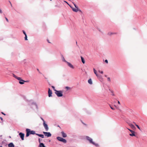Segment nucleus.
I'll return each mask as SVG.
<instances>
[{
	"label": "nucleus",
	"mask_w": 147,
	"mask_h": 147,
	"mask_svg": "<svg viewBox=\"0 0 147 147\" xmlns=\"http://www.w3.org/2000/svg\"><path fill=\"white\" fill-rule=\"evenodd\" d=\"M26 137H28L30 134H35V131H31L29 129H26Z\"/></svg>",
	"instance_id": "obj_1"
},
{
	"label": "nucleus",
	"mask_w": 147,
	"mask_h": 147,
	"mask_svg": "<svg viewBox=\"0 0 147 147\" xmlns=\"http://www.w3.org/2000/svg\"><path fill=\"white\" fill-rule=\"evenodd\" d=\"M86 139L89 141V142L92 144H93L95 145L96 146H98V144H96L94 142H93L92 141V139H91L88 136H86Z\"/></svg>",
	"instance_id": "obj_2"
},
{
	"label": "nucleus",
	"mask_w": 147,
	"mask_h": 147,
	"mask_svg": "<svg viewBox=\"0 0 147 147\" xmlns=\"http://www.w3.org/2000/svg\"><path fill=\"white\" fill-rule=\"evenodd\" d=\"M56 94L58 97H61L63 95V92L61 90L57 91L56 90Z\"/></svg>",
	"instance_id": "obj_3"
},
{
	"label": "nucleus",
	"mask_w": 147,
	"mask_h": 147,
	"mask_svg": "<svg viewBox=\"0 0 147 147\" xmlns=\"http://www.w3.org/2000/svg\"><path fill=\"white\" fill-rule=\"evenodd\" d=\"M57 139L59 141L62 142L64 143H66V140L61 137H57Z\"/></svg>",
	"instance_id": "obj_4"
},
{
	"label": "nucleus",
	"mask_w": 147,
	"mask_h": 147,
	"mask_svg": "<svg viewBox=\"0 0 147 147\" xmlns=\"http://www.w3.org/2000/svg\"><path fill=\"white\" fill-rule=\"evenodd\" d=\"M65 2L72 9L73 11L76 12H77L78 11H81L80 10L78 9V7L76 8H72L71 7V6L69 5V4L68 3H67V2L65 1Z\"/></svg>",
	"instance_id": "obj_5"
},
{
	"label": "nucleus",
	"mask_w": 147,
	"mask_h": 147,
	"mask_svg": "<svg viewBox=\"0 0 147 147\" xmlns=\"http://www.w3.org/2000/svg\"><path fill=\"white\" fill-rule=\"evenodd\" d=\"M43 125L46 131H47L49 130L48 125L46 123L45 121H44L43 123Z\"/></svg>",
	"instance_id": "obj_6"
},
{
	"label": "nucleus",
	"mask_w": 147,
	"mask_h": 147,
	"mask_svg": "<svg viewBox=\"0 0 147 147\" xmlns=\"http://www.w3.org/2000/svg\"><path fill=\"white\" fill-rule=\"evenodd\" d=\"M43 133L45 134V136L49 137L51 136V135L50 132H43Z\"/></svg>",
	"instance_id": "obj_7"
},
{
	"label": "nucleus",
	"mask_w": 147,
	"mask_h": 147,
	"mask_svg": "<svg viewBox=\"0 0 147 147\" xmlns=\"http://www.w3.org/2000/svg\"><path fill=\"white\" fill-rule=\"evenodd\" d=\"M19 136H20V138H21L22 140H24V134L23 133H22L20 132L19 134Z\"/></svg>",
	"instance_id": "obj_8"
},
{
	"label": "nucleus",
	"mask_w": 147,
	"mask_h": 147,
	"mask_svg": "<svg viewBox=\"0 0 147 147\" xmlns=\"http://www.w3.org/2000/svg\"><path fill=\"white\" fill-rule=\"evenodd\" d=\"M127 129L131 133V134H130L129 135L131 136H135V132L133 130L129 129L128 128Z\"/></svg>",
	"instance_id": "obj_9"
},
{
	"label": "nucleus",
	"mask_w": 147,
	"mask_h": 147,
	"mask_svg": "<svg viewBox=\"0 0 147 147\" xmlns=\"http://www.w3.org/2000/svg\"><path fill=\"white\" fill-rule=\"evenodd\" d=\"M48 94V96L49 97H50L52 96V92L51 90L49 88Z\"/></svg>",
	"instance_id": "obj_10"
},
{
	"label": "nucleus",
	"mask_w": 147,
	"mask_h": 147,
	"mask_svg": "<svg viewBox=\"0 0 147 147\" xmlns=\"http://www.w3.org/2000/svg\"><path fill=\"white\" fill-rule=\"evenodd\" d=\"M93 71L94 73L95 74L96 76L98 77L99 78L100 77V76L97 73L96 71L95 70V69L94 68L93 69Z\"/></svg>",
	"instance_id": "obj_11"
},
{
	"label": "nucleus",
	"mask_w": 147,
	"mask_h": 147,
	"mask_svg": "<svg viewBox=\"0 0 147 147\" xmlns=\"http://www.w3.org/2000/svg\"><path fill=\"white\" fill-rule=\"evenodd\" d=\"M16 78L17 79H18V80L20 81H23V82H28V81H24V80H23L22 79V78H20V77H16Z\"/></svg>",
	"instance_id": "obj_12"
},
{
	"label": "nucleus",
	"mask_w": 147,
	"mask_h": 147,
	"mask_svg": "<svg viewBox=\"0 0 147 147\" xmlns=\"http://www.w3.org/2000/svg\"><path fill=\"white\" fill-rule=\"evenodd\" d=\"M67 63L68 65L71 68L73 69L74 68L73 66L70 63L67 62Z\"/></svg>",
	"instance_id": "obj_13"
},
{
	"label": "nucleus",
	"mask_w": 147,
	"mask_h": 147,
	"mask_svg": "<svg viewBox=\"0 0 147 147\" xmlns=\"http://www.w3.org/2000/svg\"><path fill=\"white\" fill-rule=\"evenodd\" d=\"M8 147H14V145L13 143L11 142L8 144Z\"/></svg>",
	"instance_id": "obj_14"
},
{
	"label": "nucleus",
	"mask_w": 147,
	"mask_h": 147,
	"mask_svg": "<svg viewBox=\"0 0 147 147\" xmlns=\"http://www.w3.org/2000/svg\"><path fill=\"white\" fill-rule=\"evenodd\" d=\"M61 133L62 134V136L63 137H67V135L66 134H65V133H64V132L63 131H62L61 132Z\"/></svg>",
	"instance_id": "obj_15"
},
{
	"label": "nucleus",
	"mask_w": 147,
	"mask_h": 147,
	"mask_svg": "<svg viewBox=\"0 0 147 147\" xmlns=\"http://www.w3.org/2000/svg\"><path fill=\"white\" fill-rule=\"evenodd\" d=\"M128 125L132 129L135 128L134 126L131 123H129L128 124Z\"/></svg>",
	"instance_id": "obj_16"
},
{
	"label": "nucleus",
	"mask_w": 147,
	"mask_h": 147,
	"mask_svg": "<svg viewBox=\"0 0 147 147\" xmlns=\"http://www.w3.org/2000/svg\"><path fill=\"white\" fill-rule=\"evenodd\" d=\"M36 134L39 137H41L42 138H44V135L43 134Z\"/></svg>",
	"instance_id": "obj_17"
},
{
	"label": "nucleus",
	"mask_w": 147,
	"mask_h": 147,
	"mask_svg": "<svg viewBox=\"0 0 147 147\" xmlns=\"http://www.w3.org/2000/svg\"><path fill=\"white\" fill-rule=\"evenodd\" d=\"M116 34V33H113V32H108V34L109 36H111L112 34Z\"/></svg>",
	"instance_id": "obj_18"
},
{
	"label": "nucleus",
	"mask_w": 147,
	"mask_h": 147,
	"mask_svg": "<svg viewBox=\"0 0 147 147\" xmlns=\"http://www.w3.org/2000/svg\"><path fill=\"white\" fill-rule=\"evenodd\" d=\"M81 60L82 62L84 64L85 63V61L84 58L82 56L81 57Z\"/></svg>",
	"instance_id": "obj_19"
},
{
	"label": "nucleus",
	"mask_w": 147,
	"mask_h": 147,
	"mask_svg": "<svg viewBox=\"0 0 147 147\" xmlns=\"http://www.w3.org/2000/svg\"><path fill=\"white\" fill-rule=\"evenodd\" d=\"M88 83L90 84H92V80L91 79H89L88 81Z\"/></svg>",
	"instance_id": "obj_20"
},
{
	"label": "nucleus",
	"mask_w": 147,
	"mask_h": 147,
	"mask_svg": "<svg viewBox=\"0 0 147 147\" xmlns=\"http://www.w3.org/2000/svg\"><path fill=\"white\" fill-rule=\"evenodd\" d=\"M40 147H45V145L43 143H40Z\"/></svg>",
	"instance_id": "obj_21"
},
{
	"label": "nucleus",
	"mask_w": 147,
	"mask_h": 147,
	"mask_svg": "<svg viewBox=\"0 0 147 147\" xmlns=\"http://www.w3.org/2000/svg\"><path fill=\"white\" fill-rule=\"evenodd\" d=\"M135 125L137 127L138 129H139L140 130V127H139V126L138 125H137L136 124H135Z\"/></svg>",
	"instance_id": "obj_22"
},
{
	"label": "nucleus",
	"mask_w": 147,
	"mask_h": 147,
	"mask_svg": "<svg viewBox=\"0 0 147 147\" xmlns=\"http://www.w3.org/2000/svg\"><path fill=\"white\" fill-rule=\"evenodd\" d=\"M25 40H27L28 39H27V36L26 35H25Z\"/></svg>",
	"instance_id": "obj_23"
},
{
	"label": "nucleus",
	"mask_w": 147,
	"mask_h": 147,
	"mask_svg": "<svg viewBox=\"0 0 147 147\" xmlns=\"http://www.w3.org/2000/svg\"><path fill=\"white\" fill-rule=\"evenodd\" d=\"M98 71L99 73H101V74H102L103 73V71H100V70H98Z\"/></svg>",
	"instance_id": "obj_24"
},
{
	"label": "nucleus",
	"mask_w": 147,
	"mask_h": 147,
	"mask_svg": "<svg viewBox=\"0 0 147 147\" xmlns=\"http://www.w3.org/2000/svg\"><path fill=\"white\" fill-rule=\"evenodd\" d=\"M19 83L21 84H24V82H21V81H20Z\"/></svg>",
	"instance_id": "obj_25"
},
{
	"label": "nucleus",
	"mask_w": 147,
	"mask_h": 147,
	"mask_svg": "<svg viewBox=\"0 0 147 147\" xmlns=\"http://www.w3.org/2000/svg\"><path fill=\"white\" fill-rule=\"evenodd\" d=\"M22 32H23V33L25 35H26V34L25 32L23 30Z\"/></svg>",
	"instance_id": "obj_26"
},
{
	"label": "nucleus",
	"mask_w": 147,
	"mask_h": 147,
	"mask_svg": "<svg viewBox=\"0 0 147 147\" xmlns=\"http://www.w3.org/2000/svg\"><path fill=\"white\" fill-rule=\"evenodd\" d=\"M73 4H74L75 7L76 8H78V7L74 3H73Z\"/></svg>",
	"instance_id": "obj_27"
},
{
	"label": "nucleus",
	"mask_w": 147,
	"mask_h": 147,
	"mask_svg": "<svg viewBox=\"0 0 147 147\" xmlns=\"http://www.w3.org/2000/svg\"><path fill=\"white\" fill-rule=\"evenodd\" d=\"M107 80L108 81L110 82L111 80H110V78H109V77L108 78Z\"/></svg>",
	"instance_id": "obj_28"
},
{
	"label": "nucleus",
	"mask_w": 147,
	"mask_h": 147,
	"mask_svg": "<svg viewBox=\"0 0 147 147\" xmlns=\"http://www.w3.org/2000/svg\"><path fill=\"white\" fill-rule=\"evenodd\" d=\"M105 62L106 63H108V60H107V59H106L105 60Z\"/></svg>",
	"instance_id": "obj_29"
},
{
	"label": "nucleus",
	"mask_w": 147,
	"mask_h": 147,
	"mask_svg": "<svg viewBox=\"0 0 147 147\" xmlns=\"http://www.w3.org/2000/svg\"><path fill=\"white\" fill-rule=\"evenodd\" d=\"M5 19L7 21V22H9V21H8V19H7V18H6V17H5Z\"/></svg>",
	"instance_id": "obj_30"
},
{
	"label": "nucleus",
	"mask_w": 147,
	"mask_h": 147,
	"mask_svg": "<svg viewBox=\"0 0 147 147\" xmlns=\"http://www.w3.org/2000/svg\"><path fill=\"white\" fill-rule=\"evenodd\" d=\"M65 88L67 89V90L69 89L70 88L68 87H66Z\"/></svg>",
	"instance_id": "obj_31"
},
{
	"label": "nucleus",
	"mask_w": 147,
	"mask_h": 147,
	"mask_svg": "<svg viewBox=\"0 0 147 147\" xmlns=\"http://www.w3.org/2000/svg\"><path fill=\"white\" fill-rule=\"evenodd\" d=\"M52 87L53 88V90H55V87L54 86H52Z\"/></svg>",
	"instance_id": "obj_32"
},
{
	"label": "nucleus",
	"mask_w": 147,
	"mask_h": 147,
	"mask_svg": "<svg viewBox=\"0 0 147 147\" xmlns=\"http://www.w3.org/2000/svg\"><path fill=\"white\" fill-rule=\"evenodd\" d=\"M63 60L64 61H65V62H66V63H67V61H66L65 60L64 58H63Z\"/></svg>",
	"instance_id": "obj_33"
},
{
	"label": "nucleus",
	"mask_w": 147,
	"mask_h": 147,
	"mask_svg": "<svg viewBox=\"0 0 147 147\" xmlns=\"http://www.w3.org/2000/svg\"><path fill=\"white\" fill-rule=\"evenodd\" d=\"M0 119H1V121H2L3 120V118H2V117H0Z\"/></svg>",
	"instance_id": "obj_34"
},
{
	"label": "nucleus",
	"mask_w": 147,
	"mask_h": 147,
	"mask_svg": "<svg viewBox=\"0 0 147 147\" xmlns=\"http://www.w3.org/2000/svg\"><path fill=\"white\" fill-rule=\"evenodd\" d=\"M1 113H2V114H3V115H5V114L3 112H2Z\"/></svg>",
	"instance_id": "obj_35"
},
{
	"label": "nucleus",
	"mask_w": 147,
	"mask_h": 147,
	"mask_svg": "<svg viewBox=\"0 0 147 147\" xmlns=\"http://www.w3.org/2000/svg\"><path fill=\"white\" fill-rule=\"evenodd\" d=\"M47 42H48L49 43H51V42H50L49 41V40L48 39H47Z\"/></svg>",
	"instance_id": "obj_36"
},
{
	"label": "nucleus",
	"mask_w": 147,
	"mask_h": 147,
	"mask_svg": "<svg viewBox=\"0 0 147 147\" xmlns=\"http://www.w3.org/2000/svg\"><path fill=\"white\" fill-rule=\"evenodd\" d=\"M41 119L43 121V123H44V121H45L43 119V118H41Z\"/></svg>",
	"instance_id": "obj_37"
},
{
	"label": "nucleus",
	"mask_w": 147,
	"mask_h": 147,
	"mask_svg": "<svg viewBox=\"0 0 147 147\" xmlns=\"http://www.w3.org/2000/svg\"><path fill=\"white\" fill-rule=\"evenodd\" d=\"M13 77L16 78V77H17L15 75L13 74Z\"/></svg>",
	"instance_id": "obj_38"
},
{
	"label": "nucleus",
	"mask_w": 147,
	"mask_h": 147,
	"mask_svg": "<svg viewBox=\"0 0 147 147\" xmlns=\"http://www.w3.org/2000/svg\"><path fill=\"white\" fill-rule=\"evenodd\" d=\"M118 103L119 105L120 104V102L119 101H118Z\"/></svg>",
	"instance_id": "obj_39"
},
{
	"label": "nucleus",
	"mask_w": 147,
	"mask_h": 147,
	"mask_svg": "<svg viewBox=\"0 0 147 147\" xmlns=\"http://www.w3.org/2000/svg\"><path fill=\"white\" fill-rule=\"evenodd\" d=\"M0 13H2V11L0 9Z\"/></svg>",
	"instance_id": "obj_40"
},
{
	"label": "nucleus",
	"mask_w": 147,
	"mask_h": 147,
	"mask_svg": "<svg viewBox=\"0 0 147 147\" xmlns=\"http://www.w3.org/2000/svg\"><path fill=\"white\" fill-rule=\"evenodd\" d=\"M111 108L112 109H113V110H114V109L113 108H112V107H111Z\"/></svg>",
	"instance_id": "obj_41"
},
{
	"label": "nucleus",
	"mask_w": 147,
	"mask_h": 147,
	"mask_svg": "<svg viewBox=\"0 0 147 147\" xmlns=\"http://www.w3.org/2000/svg\"><path fill=\"white\" fill-rule=\"evenodd\" d=\"M38 140H39V142H40V138H39V139H38Z\"/></svg>",
	"instance_id": "obj_42"
},
{
	"label": "nucleus",
	"mask_w": 147,
	"mask_h": 147,
	"mask_svg": "<svg viewBox=\"0 0 147 147\" xmlns=\"http://www.w3.org/2000/svg\"><path fill=\"white\" fill-rule=\"evenodd\" d=\"M10 4H11V6H12V5H11V3L10 2Z\"/></svg>",
	"instance_id": "obj_43"
},
{
	"label": "nucleus",
	"mask_w": 147,
	"mask_h": 147,
	"mask_svg": "<svg viewBox=\"0 0 147 147\" xmlns=\"http://www.w3.org/2000/svg\"><path fill=\"white\" fill-rule=\"evenodd\" d=\"M133 123H134L135 125V124H136V123H135V122H134Z\"/></svg>",
	"instance_id": "obj_44"
},
{
	"label": "nucleus",
	"mask_w": 147,
	"mask_h": 147,
	"mask_svg": "<svg viewBox=\"0 0 147 147\" xmlns=\"http://www.w3.org/2000/svg\"><path fill=\"white\" fill-rule=\"evenodd\" d=\"M105 76L106 77H107V76L106 75H105Z\"/></svg>",
	"instance_id": "obj_45"
},
{
	"label": "nucleus",
	"mask_w": 147,
	"mask_h": 147,
	"mask_svg": "<svg viewBox=\"0 0 147 147\" xmlns=\"http://www.w3.org/2000/svg\"><path fill=\"white\" fill-rule=\"evenodd\" d=\"M37 70H38V71H39V70H38V69H37Z\"/></svg>",
	"instance_id": "obj_46"
},
{
	"label": "nucleus",
	"mask_w": 147,
	"mask_h": 147,
	"mask_svg": "<svg viewBox=\"0 0 147 147\" xmlns=\"http://www.w3.org/2000/svg\"><path fill=\"white\" fill-rule=\"evenodd\" d=\"M76 44H77V42H76Z\"/></svg>",
	"instance_id": "obj_47"
},
{
	"label": "nucleus",
	"mask_w": 147,
	"mask_h": 147,
	"mask_svg": "<svg viewBox=\"0 0 147 147\" xmlns=\"http://www.w3.org/2000/svg\"><path fill=\"white\" fill-rule=\"evenodd\" d=\"M0 147H2V146H1Z\"/></svg>",
	"instance_id": "obj_48"
},
{
	"label": "nucleus",
	"mask_w": 147,
	"mask_h": 147,
	"mask_svg": "<svg viewBox=\"0 0 147 147\" xmlns=\"http://www.w3.org/2000/svg\"><path fill=\"white\" fill-rule=\"evenodd\" d=\"M52 0H50V1H51Z\"/></svg>",
	"instance_id": "obj_49"
}]
</instances>
